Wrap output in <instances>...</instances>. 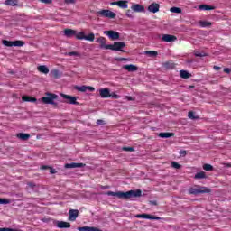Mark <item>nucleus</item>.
<instances>
[{
	"label": "nucleus",
	"instance_id": "obj_1",
	"mask_svg": "<svg viewBox=\"0 0 231 231\" xmlns=\"http://www.w3.org/2000/svg\"><path fill=\"white\" fill-rule=\"evenodd\" d=\"M106 196H116L119 199H130V198H140L142 196V190H130V191H107Z\"/></svg>",
	"mask_w": 231,
	"mask_h": 231
},
{
	"label": "nucleus",
	"instance_id": "obj_2",
	"mask_svg": "<svg viewBox=\"0 0 231 231\" xmlns=\"http://www.w3.org/2000/svg\"><path fill=\"white\" fill-rule=\"evenodd\" d=\"M45 95L46 97H42L41 98V101L42 102V104H51V106H54L55 107H57L58 104L55 103V100L59 98V96L57 94L50 93V92H47Z\"/></svg>",
	"mask_w": 231,
	"mask_h": 231
},
{
	"label": "nucleus",
	"instance_id": "obj_3",
	"mask_svg": "<svg viewBox=\"0 0 231 231\" xmlns=\"http://www.w3.org/2000/svg\"><path fill=\"white\" fill-rule=\"evenodd\" d=\"M189 194H193L194 196H198V194H210V189L204 186H195L189 188Z\"/></svg>",
	"mask_w": 231,
	"mask_h": 231
},
{
	"label": "nucleus",
	"instance_id": "obj_4",
	"mask_svg": "<svg viewBox=\"0 0 231 231\" xmlns=\"http://www.w3.org/2000/svg\"><path fill=\"white\" fill-rule=\"evenodd\" d=\"M123 48H125V42H115L114 44H108L106 50H112L113 51H124Z\"/></svg>",
	"mask_w": 231,
	"mask_h": 231
},
{
	"label": "nucleus",
	"instance_id": "obj_5",
	"mask_svg": "<svg viewBox=\"0 0 231 231\" xmlns=\"http://www.w3.org/2000/svg\"><path fill=\"white\" fill-rule=\"evenodd\" d=\"M99 17H106L107 19H116V14L113 13L111 10L103 9L97 12Z\"/></svg>",
	"mask_w": 231,
	"mask_h": 231
},
{
	"label": "nucleus",
	"instance_id": "obj_6",
	"mask_svg": "<svg viewBox=\"0 0 231 231\" xmlns=\"http://www.w3.org/2000/svg\"><path fill=\"white\" fill-rule=\"evenodd\" d=\"M60 97H62V98H64V102L65 104H71L73 106H79V102H77V97H73V96H69L67 94H60Z\"/></svg>",
	"mask_w": 231,
	"mask_h": 231
},
{
	"label": "nucleus",
	"instance_id": "obj_7",
	"mask_svg": "<svg viewBox=\"0 0 231 231\" xmlns=\"http://www.w3.org/2000/svg\"><path fill=\"white\" fill-rule=\"evenodd\" d=\"M106 35L111 39V41H118L120 39V33L118 32L110 30L105 32Z\"/></svg>",
	"mask_w": 231,
	"mask_h": 231
},
{
	"label": "nucleus",
	"instance_id": "obj_8",
	"mask_svg": "<svg viewBox=\"0 0 231 231\" xmlns=\"http://www.w3.org/2000/svg\"><path fill=\"white\" fill-rule=\"evenodd\" d=\"M86 167V164L82 162H71L65 164V169H80Z\"/></svg>",
	"mask_w": 231,
	"mask_h": 231
},
{
	"label": "nucleus",
	"instance_id": "obj_9",
	"mask_svg": "<svg viewBox=\"0 0 231 231\" xmlns=\"http://www.w3.org/2000/svg\"><path fill=\"white\" fill-rule=\"evenodd\" d=\"M96 42H97L98 44H100L99 45V48H101V49H104V50H107V40L105 38V37H102V36H100L99 38H97V40H96Z\"/></svg>",
	"mask_w": 231,
	"mask_h": 231
},
{
	"label": "nucleus",
	"instance_id": "obj_10",
	"mask_svg": "<svg viewBox=\"0 0 231 231\" xmlns=\"http://www.w3.org/2000/svg\"><path fill=\"white\" fill-rule=\"evenodd\" d=\"M77 217H79V210L78 209H69V221H77Z\"/></svg>",
	"mask_w": 231,
	"mask_h": 231
},
{
	"label": "nucleus",
	"instance_id": "obj_11",
	"mask_svg": "<svg viewBox=\"0 0 231 231\" xmlns=\"http://www.w3.org/2000/svg\"><path fill=\"white\" fill-rule=\"evenodd\" d=\"M127 1L125 0H120V1H117V2H112L110 3L111 6H119V8H128V5H127Z\"/></svg>",
	"mask_w": 231,
	"mask_h": 231
},
{
	"label": "nucleus",
	"instance_id": "obj_12",
	"mask_svg": "<svg viewBox=\"0 0 231 231\" xmlns=\"http://www.w3.org/2000/svg\"><path fill=\"white\" fill-rule=\"evenodd\" d=\"M99 95L101 98H111V92L109 88H100Z\"/></svg>",
	"mask_w": 231,
	"mask_h": 231
},
{
	"label": "nucleus",
	"instance_id": "obj_13",
	"mask_svg": "<svg viewBox=\"0 0 231 231\" xmlns=\"http://www.w3.org/2000/svg\"><path fill=\"white\" fill-rule=\"evenodd\" d=\"M162 41L164 42H174V41H178V38L175 35L163 34Z\"/></svg>",
	"mask_w": 231,
	"mask_h": 231
},
{
	"label": "nucleus",
	"instance_id": "obj_14",
	"mask_svg": "<svg viewBox=\"0 0 231 231\" xmlns=\"http://www.w3.org/2000/svg\"><path fill=\"white\" fill-rule=\"evenodd\" d=\"M148 10L152 13V14H156L158 12H160V5L157 3H152L148 6Z\"/></svg>",
	"mask_w": 231,
	"mask_h": 231
},
{
	"label": "nucleus",
	"instance_id": "obj_15",
	"mask_svg": "<svg viewBox=\"0 0 231 231\" xmlns=\"http://www.w3.org/2000/svg\"><path fill=\"white\" fill-rule=\"evenodd\" d=\"M131 10H133V12L142 13L145 12V7L142 5L134 4L131 6Z\"/></svg>",
	"mask_w": 231,
	"mask_h": 231
},
{
	"label": "nucleus",
	"instance_id": "obj_16",
	"mask_svg": "<svg viewBox=\"0 0 231 231\" xmlns=\"http://www.w3.org/2000/svg\"><path fill=\"white\" fill-rule=\"evenodd\" d=\"M63 33H64L65 37L71 39V37H75V35H77V31H75L73 29H65L63 31Z\"/></svg>",
	"mask_w": 231,
	"mask_h": 231
},
{
	"label": "nucleus",
	"instance_id": "obj_17",
	"mask_svg": "<svg viewBox=\"0 0 231 231\" xmlns=\"http://www.w3.org/2000/svg\"><path fill=\"white\" fill-rule=\"evenodd\" d=\"M135 217H137L138 219H160L159 217L149 214H138L135 216Z\"/></svg>",
	"mask_w": 231,
	"mask_h": 231
},
{
	"label": "nucleus",
	"instance_id": "obj_18",
	"mask_svg": "<svg viewBox=\"0 0 231 231\" xmlns=\"http://www.w3.org/2000/svg\"><path fill=\"white\" fill-rule=\"evenodd\" d=\"M56 226L58 228H71V224L69 222L57 221Z\"/></svg>",
	"mask_w": 231,
	"mask_h": 231
},
{
	"label": "nucleus",
	"instance_id": "obj_19",
	"mask_svg": "<svg viewBox=\"0 0 231 231\" xmlns=\"http://www.w3.org/2000/svg\"><path fill=\"white\" fill-rule=\"evenodd\" d=\"M37 69L40 73H43L44 75H48L50 73V69H48L46 65H40L37 67Z\"/></svg>",
	"mask_w": 231,
	"mask_h": 231
},
{
	"label": "nucleus",
	"instance_id": "obj_20",
	"mask_svg": "<svg viewBox=\"0 0 231 231\" xmlns=\"http://www.w3.org/2000/svg\"><path fill=\"white\" fill-rule=\"evenodd\" d=\"M123 69H126V71H129V72L138 71V68L136 67V65H133V64L124 65Z\"/></svg>",
	"mask_w": 231,
	"mask_h": 231
},
{
	"label": "nucleus",
	"instance_id": "obj_21",
	"mask_svg": "<svg viewBox=\"0 0 231 231\" xmlns=\"http://www.w3.org/2000/svg\"><path fill=\"white\" fill-rule=\"evenodd\" d=\"M174 135L175 134L171 132H162L159 134L160 138H172Z\"/></svg>",
	"mask_w": 231,
	"mask_h": 231
},
{
	"label": "nucleus",
	"instance_id": "obj_22",
	"mask_svg": "<svg viewBox=\"0 0 231 231\" xmlns=\"http://www.w3.org/2000/svg\"><path fill=\"white\" fill-rule=\"evenodd\" d=\"M17 138L20 140H23V142H26L30 138V134H24V133H19L17 134Z\"/></svg>",
	"mask_w": 231,
	"mask_h": 231
},
{
	"label": "nucleus",
	"instance_id": "obj_23",
	"mask_svg": "<svg viewBox=\"0 0 231 231\" xmlns=\"http://www.w3.org/2000/svg\"><path fill=\"white\" fill-rule=\"evenodd\" d=\"M180 75L181 79H190L192 74L189 73L187 70H180Z\"/></svg>",
	"mask_w": 231,
	"mask_h": 231
},
{
	"label": "nucleus",
	"instance_id": "obj_24",
	"mask_svg": "<svg viewBox=\"0 0 231 231\" xmlns=\"http://www.w3.org/2000/svg\"><path fill=\"white\" fill-rule=\"evenodd\" d=\"M22 100H23V102H37V98L30 96H23Z\"/></svg>",
	"mask_w": 231,
	"mask_h": 231
},
{
	"label": "nucleus",
	"instance_id": "obj_25",
	"mask_svg": "<svg viewBox=\"0 0 231 231\" xmlns=\"http://www.w3.org/2000/svg\"><path fill=\"white\" fill-rule=\"evenodd\" d=\"M199 24L201 28H208V26H212V23L207 21H199Z\"/></svg>",
	"mask_w": 231,
	"mask_h": 231
},
{
	"label": "nucleus",
	"instance_id": "obj_26",
	"mask_svg": "<svg viewBox=\"0 0 231 231\" xmlns=\"http://www.w3.org/2000/svg\"><path fill=\"white\" fill-rule=\"evenodd\" d=\"M216 7L213 5H199V10H215Z\"/></svg>",
	"mask_w": 231,
	"mask_h": 231
},
{
	"label": "nucleus",
	"instance_id": "obj_27",
	"mask_svg": "<svg viewBox=\"0 0 231 231\" xmlns=\"http://www.w3.org/2000/svg\"><path fill=\"white\" fill-rule=\"evenodd\" d=\"M204 178H207V174L205 173V171L198 172L195 175V180H204Z\"/></svg>",
	"mask_w": 231,
	"mask_h": 231
},
{
	"label": "nucleus",
	"instance_id": "obj_28",
	"mask_svg": "<svg viewBox=\"0 0 231 231\" xmlns=\"http://www.w3.org/2000/svg\"><path fill=\"white\" fill-rule=\"evenodd\" d=\"M76 39H78L79 41H83L86 40V34L82 32L75 34Z\"/></svg>",
	"mask_w": 231,
	"mask_h": 231
},
{
	"label": "nucleus",
	"instance_id": "obj_29",
	"mask_svg": "<svg viewBox=\"0 0 231 231\" xmlns=\"http://www.w3.org/2000/svg\"><path fill=\"white\" fill-rule=\"evenodd\" d=\"M145 55H149V57H158V51H146Z\"/></svg>",
	"mask_w": 231,
	"mask_h": 231
},
{
	"label": "nucleus",
	"instance_id": "obj_30",
	"mask_svg": "<svg viewBox=\"0 0 231 231\" xmlns=\"http://www.w3.org/2000/svg\"><path fill=\"white\" fill-rule=\"evenodd\" d=\"M5 5L7 6H17V0H6Z\"/></svg>",
	"mask_w": 231,
	"mask_h": 231
},
{
	"label": "nucleus",
	"instance_id": "obj_31",
	"mask_svg": "<svg viewBox=\"0 0 231 231\" xmlns=\"http://www.w3.org/2000/svg\"><path fill=\"white\" fill-rule=\"evenodd\" d=\"M85 41H89L90 42H93L95 41V33L91 32L88 35H85Z\"/></svg>",
	"mask_w": 231,
	"mask_h": 231
},
{
	"label": "nucleus",
	"instance_id": "obj_32",
	"mask_svg": "<svg viewBox=\"0 0 231 231\" xmlns=\"http://www.w3.org/2000/svg\"><path fill=\"white\" fill-rule=\"evenodd\" d=\"M164 68H167V69H173L174 63L172 61H167L164 63Z\"/></svg>",
	"mask_w": 231,
	"mask_h": 231
},
{
	"label": "nucleus",
	"instance_id": "obj_33",
	"mask_svg": "<svg viewBox=\"0 0 231 231\" xmlns=\"http://www.w3.org/2000/svg\"><path fill=\"white\" fill-rule=\"evenodd\" d=\"M77 91H80L81 93H86L88 91V86H80V87H76Z\"/></svg>",
	"mask_w": 231,
	"mask_h": 231
},
{
	"label": "nucleus",
	"instance_id": "obj_34",
	"mask_svg": "<svg viewBox=\"0 0 231 231\" xmlns=\"http://www.w3.org/2000/svg\"><path fill=\"white\" fill-rule=\"evenodd\" d=\"M3 44H4V46H7L8 48H12V46H14V42L8 41V40H4Z\"/></svg>",
	"mask_w": 231,
	"mask_h": 231
},
{
	"label": "nucleus",
	"instance_id": "obj_35",
	"mask_svg": "<svg viewBox=\"0 0 231 231\" xmlns=\"http://www.w3.org/2000/svg\"><path fill=\"white\" fill-rule=\"evenodd\" d=\"M188 117L190 119V120H198V116H196L194 115V112L193 111H189L188 113Z\"/></svg>",
	"mask_w": 231,
	"mask_h": 231
},
{
	"label": "nucleus",
	"instance_id": "obj_36",
	"mask_svg": "<svg viewBox=\"0 0 231 231\" xmlns=\"http://www.w3.org/2000/svg\"><path fill=\"white\" fill-rule=\"evenodd\" d=\"M171 12H172V14H181V8H180V7H171Z\"/></svg>",
	"mask_w": 231,
	"mask_h": 231
},
{
	"label": "nucleus",
	"instance_id": "obj_37",
	"mask_svg": "<svg viewBox=\"0 0 231 231\" xmlns=\"http://www.w3.org/2000/svg\"><path fill=\"white\" fill-rule=\"evenodd\" d=\"M126 16L127 17H130L131 19H133V17H134V11L131 10V9H128L126 11Z\"/></svg>",
	"mask_w": 231,
	"mask_h": 231
},
{
	"label": "nucleus",
	"instance_id": "obj_38",
	"mask_svg": "<svg viewBox=\"0 0 231 231\" xmlns=\"http://www.w3.org/2000/svg\"><path fill=\"white\" fill-rule=\"evenodd\" d=\"M67 55L69 57H80V53H79L78 51H71V52H67Z\"/></svg>",
	"mask_w": 231,
	"mask_h": 231
},
{
	"label": "nucleus",
	"instance_id": "obj_39",
	"mask_svg": "<svg viewBox=\"0 0 231 231\" xmlns=\"http://www.w3.org/2000/svg\"><path fill=\"white\" fill-rule=\"evenodd\" d=\"M14 46H18V47L24 46V42L20 41V40L14 41Z\"/></svg>",
	"mask_w": 231,
	"mask_h": 231
},
{
	"label": "nucleus",
	"instance_id": "obj_40",
	"mask_svg": "<svg viewBox=\"0 0 231 231\" xmlns=\"http://www.w3.org/2000/svg\"><path fill=\"white\" fill-rule=\"evenodd\" d=\"M203 169L204 171H214V167L210 164H204Z\"/></svg>",
	"mask_w": 231,
	"mask_h": 231
},
{
	"label": "nucleus",
	"instance_id": "obj_41",
	"mask_svg": "<svg viewBox=\"0 0 231 231\" xmlns=\"http://www.w3.org/2000/svg\"><path fill=\"white\" fill-rule=\"evenodd\" d=\"M8 204H10V199L0 198V205H8Z\"/></svg>",
	"mask_w": 231,
	"mask_h": 231
},
{
	"label": "nucleus",
	"instance_id": "obj_42",
	"mask_svg": "<svg viewBox=\"0 0 231 231\" xmlns=\"http://www.w3.org/2000/svg\"><path fill=\"white\" fill-rule=\"evenodd\" d=\"M171 167L173 169H180L181 168V164L176 162H171Z\"/></svg>",
	"mask_w": 231,
	"mask_h": 231
},
{
	"label": "nucleus",
	"instance_id": "obj_43",
	"mask_svg": "<svg viewBox=\"0 0 231 231\" xmlns=\"http://www.w3.org/2000/svg\"><path fill=\"white\" fill-rule=\"evenodd\" d=\"M122 150L125 151V152H133V151H134V148H133V147H123Z\"/></svg>",
	"mask_w": 231,
	"mask_h": 231
},
{
	"label": "nucleus",
	"instance_id": "obj_44",
	"mask_svg": "<svg viewBox=\"0 0 231 231\" xmlns=\"http://www.w3.org/2000/svg\"><path fill=\"white\" fill-rule=\"evenodd\" d=\"M195 57H205L207 54L199 51H195L194 52Z\"/></svg>",
	"mask_w": 231,
	"mask_h": 231
},
{
	"label": "nucleus",
	"instance_id": "obj_45",
	"mask_svg": "<svg viewBox=\"0 0 231 231\" xmlns=\"http://www.w3.org/2000/svg\"><path fill=\"white\" fill-rule=\"evenodd\" d=\"M53 77L54 79H59V77H60V73L58 69L53 70Z\"/></svg>",
	"mask_w": 231,
	"mask_h": 231
},
{
	"label": "nucleus",
	"instance_id": "obj_46",
	"mask_svg": "<svg viewBox=\"0 0 231 231\" xmlns=\"http://www.w3.org/2000/svg\"><path fill=\"white\" fill-rule=\"evenodd\" d=\"M41 3H44L45 5H51V3L53 2L52 0H40Z\"/></svg>",
	"mask_w": 231,
	"mask_h": 231
},
{
	"label": "nucleus",
	"instance_id": "obj_47",
	"mask_svg": "<svg viewBox=\"0 0 231 231\" xmlns=\"http://www.w3.org/2000/svg\"><path fill=\"white\" fill-rule=\"evenodd\" d=\"M49 169H50V173L51 174H57V170L56 169H53L51 167H50Z\"/></svg>",
	"mask_w": 231,
	"mask_h": 231
},
{
	"label": "nucleus",
	"instance_id": "obj_48",
	"mask_svg": "<svg viewBox=\"0 0 231 231\" xmlns=\"http://www.w3.org/2000/svg\"><path fill=\"white\" fill-rule=\"evenodd\" d=\"M97 124L98 125H104V120L98 119V120L97 121Z\"/></svg>",
	"mask_w": 231,
	"mask_h": 231
},
{
	"label": "nucleus",
	"instance_id": "obj_49",
	"mask_svg": "<svg viewBox=\"0 0 231 231\" xmlns=\"http://www.w3.org/2000/svg\"><path fill=\"white\" fill-rule=\"evenodd\" d=\"M180 154L181 156H187V151H185V150L180 151Z\"/></svg>",
	"mask_w": 231,
	"mask_h": 231
},
{
	"label": "nucleus",
	"instance_id": "obj_50",
	"mask_svg": "<svg viewBox=\"0 0 231 231\" xmlns=\"http://www.w3.org/2000/svg\"><path fill=\"white\" fill-rule=\"evenodd\" d=\"M88 89V91H91V92L95 91V88H93V87L87 86V90Z\"/></svg>",
	"mask_w": 231,
	"mask_h": 231
},
{
	"label": "nucleus",
	"instance_id": "obj_51",
	"mask_svg": "<svg viewBox=\"0 0 231 231\" xmlns=\"http://www.w3.org/2000/svg\"><path fill=\"white\" fill-rule=\"evenodd\" d=\"M42 171H46L47 169H50V166L42 165L41 166Z\"/></svg>",
	"mask_w": 231,
	"mask_h": 231
},
{
	"label": "nucleus",
	"instance_id": "obj_52",
	"mask_svg": "<svg viewBox=\"0 0 231 231\" xmlns=\"http://www.w3.org/2000/svg\"><path fill=\"white\" fill-rule=\"evenodd\" d=\"M213 69H215V71H219L221 69V67L219 66H214Z\"/></svg>",
	"mask_w": 231,
	"mask_h": 231
},
{
	"label": "nucleus",
	"instance_id": "obj_53",
	"mask_svg": "<svg viewBox=\"0 0 231 231\" xmlns=\"http://www.w3.org/2000/svg\"><path fill=\"white\" fill-rule=\"evenodd\" d=\"M224 73H231V69L228 68L224 69Z\"/></svg>",
	"mask_w": 231,
	"mask_h": 231
},
{
	"label": "nucleus",
	"instance_id": "obj_54",
	"mask_svg": "<svg viewBox=\"0 0 231 231\" xmlns=\"http://www.w3.org/2000/svg\"><path fill=\"white\" fill-rule=\"evenodd\" d=\"M112 98H119L120 97L116 94L111 95Z\"/></svg>",
	"mask_w": 231,
	"mask_h": 231
},
{
	"label": "nucleus",
	"instance_id": "obj_55",
	"mask_svg": "<svg viewBox=\"0 0 231 231\" xmlns=\"http://www.w3.org/2000/svg\"><path fill=\"white\" fill-rule=\"evenodd\" d=\"M8 231H23V230H20V229H14V228H8Z\"/></svg>",
	"mask_w": 231,
	"mask_h": 231
},
{
	"label": "nucleus",
	"instance_id": "obj_56",
	"mask_svg": "<svg viewBox=\"0 0 231 231\" xmlns=\"http://www.w3.org/2000/svg\"><path fill=\"white\" fill-rule=\"evenodd\" d=\"M0 231H8V228H6V227H0Z\"/></svg>",
	"mask_w": 231,
	"mask_h": 231
},
{
	"label": "nucleus",
	"instance_id": "obj_57",
	"mask_svg": "<svg viewBox=\"0 0 231 231\" xmlns=\"http://www.w3.org/2000/svg\"><path fill=\"white\" fill-rule=\"evenodd\" d=\"M29 187H34L33 183H28Z\"/></svg>",
	"mask_w": 231,
	"mask_h": 231
},
{
	"label": "nucleus",
	"instance_id": "obj_58",
	"mask_svg": "<svg viewBox=\"0 0 231 231\" xmlns=\"http://www.w3.org/2000/svg\"><path fill=\"white\" fill-rule=\"evenodd\" d=\"M152 205H157L156 201H151Z\"/></svg>",
	"mask_w": 231,
	"mask_h": 231
}]
</instances>
